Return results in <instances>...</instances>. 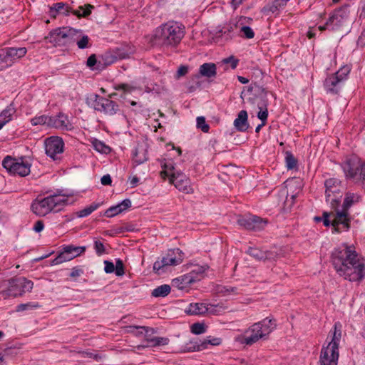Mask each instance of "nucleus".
I'll return each instance as SVG.
<instances>
[{"instance_id": "nucleus-16", "label": "nucleus", "mask_w": 365, "mask_h": 365, "mask_svg": "<svg viewBox=\"0 0 365 365\" xmlns=\"http://www.w3.org/2000/svg\"><path fill=\"white\" fill-rule=\"evenodd\" d=\"M362 161L357 158H351L344 161L341 167L344 173L346 179L356 180L360 168H361Z\"/></svg>"}, {"instance_id": "nucleus-15", "label": "nucleus", "mask_w": 365, "mask_h": 365, "mask_svg": "<svg viewBox=\"0 0 365 365\" xmlns=\"http://www.w3.org/2000/svg\"><path fill=\"white\" fill-rule=\"evenodd\" d=\"M169 182L183 193L192 194L194 192V187L190 178L181 171L173 173L169 178Z\"/></svg>"}, {"instance_id": "nucleus-60", "label": "nucleus", "mask_w": 365, "mask_h": 365, "mask_svg": "<svg viewBox=\"0 0 365 365\" xmlns=\"http://www.w3.org/2000/svg\"><path fill=\"white\" fill-rule=\"evenodd\" d=\"M172 285L177 287L178 289H184L187 287V286L180 280L179 277L173 279Z\"/></svg>"}, {"instance_id": "nucleus-22", "label": "nucleus", "mask_w": 365, "mask_h": 365, "mask_svg": "<svg viewBox=\"0 0 365 365\" xmlns=\"http://www.w3.org/2000/svg\"><path fill=\"white\" fill-rule=\"evenodd\" d=\"M340 182L336 178H329L327 179L325 182L324 185L326 187L325 194H326V198L327 202H330L332 203L333 202H337L338 200L336 197H332L334 194H339V188H340Z\"/></svg>"}, {"instance_id": "nucleus-42", "label": "nucleus", "mask_w": 365, "mask_h": 365, "mask_svg": "<svg viewBox=\"0 0 365 365\" xmlns=\"http://www.w3.org/2000/svg\"><path fill=\"white\" fill-rule=\"evenodd\" d=\"M41 307L40 304L37 302H28L25 304H20L16 307L17 312H24L29 309H36Z\"/></svg>"}, {"instance_id": "nucleus-2", "label": "nucleus", "mask_w": 365, "mask_h": 365, "mask_svg": "<svg viewBox=\"0 0 365 365\" xmlns=\"http://www.w3.org/2000/svg\"><path fill=\"white\" fill-rule=\"evenodd\" d=\"M185 26L179 22L169 21L157 27L153 34L155 44L176 46L185 36Z\"/></svg>"}, {"instance_id": "nucleus-49", "label": "nucleus", "mask_w": 365, "mask_h": 365, "mask_svg": "<svg viewBox=\"0 0 365 365\" xmlns=\"http://www.w3.org/2000/svg\"><path fill=\"white\" fill-rule=\"evenodd\" d=\"M191 331L195 334H201L205 332V327L201 323H194L191 326Z\"/></svg>"}, {"instance_id": "nucleus-55", "label": "nucleus", "mask_w": 365, "mask_h": 365, "mask_svg": "<svg viewBox=\"0 0 365 365\" xmlns=\"http://www.w3.org/2000/svg\"><path fill=\"white\" fill-rule=\"evenodd\" d=\"M287 0H274L271 6V11L274 12L276 10L284 7L287 4Z\"/></svg>"}, {"instance_id": "nucleus-47", "label": "nucleus", "mask_w": 365, "mask_h": 365, "mask_svg": "<svg viewBox=\"0 0 365 365\" xmlns=\"http://www.w3.org/2000/svg\"><path fill=\"white\" fill-rule=\"evenodd\" d=\"M180 280L184 283L187 287L196 282V277H192L190 272H188L182 276H180Z\"/></svg>"}, {"instance_id": "nucleus-30", "label": "nucleus", "mask_w": 365, "mask_h": 365, "mask_svg": "<svg viewBox=\"0 0 365 365\" xmlns=\"http://www.w3.org/2000/svg\"><path fill=\"white\" fill-rule=\"evenodd\" d=\"M16 112V108L14 104L11 103L6 107L0 113V120L6 124L12 120L14 115Z\"/></svg>"}, {"instance_id": "nucleus-63", "label": "nucleus", "mask_w": 365, "mask_h": 365, "mask_svg": "<svg viewBox=\"0 0 365 365\" xmlns=\"http://www.w3.org/2000/svg\"><path fill=\"white\" fill-rule=\"evenodd\" d=\"M96 56L94 54L90 56L87 60V66L89 67V68H91L93 69V66L96 65Z\"/></svg>"}, {"instance_id": "nucleus-5", "label": "nucleus", "mask_w": 365, "mask_h": 365, "mask_svg": "<svg viewBox=\"0 0 365 365\" xmlns=\"http://www.w3.org/2000/svg\"><path fill=\"white\" fill-rule=\"evenodd\" d=\"M274 328L275 324L272 319L265 318L248 328L242 335L239 336V341L242 344L252 345L260 339L269 335Z\"/></svg>"}, {"instance_id": "nucleus-27", "label": "nucleus", "mask_w": 365, "mask_h": 365, "mask_svg": "<svg viewBox=\"0 0 365 365\" xmlns=\"http://www.w3.org/2000/svg\"><path fill=\"white\" fill-rule=\"evenodd\" d=\"M9 58L11 62V64L12 65L16 61L19 60V58L24 57L26 52L27 49L25 47H19V48H6Z\"/></svg>"}, {"instance_id": "nucleus-13", "label": "nucleus", "mask_w": 365, "mask_h": 365, "mask_svg": "<svg viewBox=\"0 0 365 365\" xmlns=\"http://www.w3.org/2000/svg\"><path fill=\"white\" fill-rule=\"evenodd\" d=\"M85 251V246H76L73 245H65L62 247L58 255L52 260L51 265H57L70 261L80 256Z\"/></svg>"}, {"instance_id": "nucleus-35", "label": "nucleus", "mask_w": 365, "mask_h": 365, "mask_svg": "<svg viewBox=\"0 0 365 365\" xmlns=\"http://www.w3.org/2000/svg\"><path fill=\"white\" fill-rule=\"evenodd\" d=\"M82 32L73 28L67 27L68 46L78 42Z\"/></svg>"}, {"instance_id": "nucleus-51", "label": "nucleus", "mask_w": 365, "mask_h": 365, "mask_svg": "<svg viewBox=\"0 0 365 365\" xmlns=\"http://www.w3.org/2000/svg\"><path fill=\"white\" fill-rule=\"evenodd\" d=\"M89 38L86 35L81 34V37L78 40L77 46L80 49H83L88 47Z\"/></svg>"}, {"instance_id": "nucleus-26", "label": "nucleus", "mask_w": 365, "mask_h": 365, "mask_svg": "<svg viewBox=\"0 0 365 365\" xmlns=\"http://www.w3.org/2000/svg\"><path fill=\"white\" fill-rule=\"evenodd\" d=\"M207 312V303H191L185 309L190 315H206Z\"/></svg>"}, {"instance_id": "nucleus-32", "label": "nucleus", "mask_w": 365, "mask_h": 365, "mask_svg": "<svg viewBox=\"0 0 365 365\" xmlns=\"http://www.w3.org/2000/svg\"><path fill=\"white\" fill-rule=\"evenodd\" d=\"M161 167L163 168V170L160 172V176L164 179L166 177H168L170 178L173 173H176L178 171L175 170V167L173 162L170 160H165L164 163H161Z\"/></svg>"}, {"instance_id": "nucleus-1", "label": "nucleus", "mask_w": 365, "mask_h": 365, "mask_svg": "<svg viewBox=\"0 0 365 365\" xmlns=\"http://www.w3.org/2000/svg\"><path fill=\"white\" fill-rule=\"evenodd\" d=\"M336 272L350 282H359L365 277V259L358 257L354 247L341 245L331 254Z\"/></svg>"}, {"instance_id": "nucleus-61", "label": "nucleus", "mask_w": 365, "mask_h": 365, "mask_svg": "<svg viewBox=\"0 0 365 365\" xmlns=\"http://www.w3.org/2000/svg\"><path fill=\"white\" fill-rule=\"evenodd\" d=\"M257 117L259 119L262 120V122L266 123L267 117H268V111L267 109H264V110H260L257 113Z\"/></svg>"}, {"instance_id": "nucleus-52", "label": "nucleus", "mask_w": 365, "mask_h": 365, "mask_svg": "<svg viewBox=\"0 0 365 365\" xmlns=\"http://www.w3.org/2000/svg\"><path fill=\"white\" fill-rule=\"evenodd\" d=\"M355 196L354 194H347L343 203V209L347 210L354 203Z\"/></svg>"}, {"instance_id": "nucleus-17", "label": "nucleus", "mask_w": 365, "mask_h": 365, "mask_svg": "<svg viewBox=\"0 0 365 365\" xmlns=\"http://www.w3.org/2000/svg\"><path fill=\"white\" fill-rule=\"evenodd\" d=\"M222 343V339L218 337L207 336L203 341L191 340L187 344L185 351H200L208 348V345L218 346Z\"/></svg>"}, {"instance_id": "nucleus-4", "label": "nucleus", "mask_w": 365, "mask_h": 365, "mask_svg": "<svg viewBox=\"0 0 365 365\" xmlns=\"http://www.w3.org/2000/svg\"><path fill=\"white\" fill-rule=\"evenodd\" d=\"M68 197L65 195L54 194L41 198L37 197L31 205L32 212L39 217L46 216L53 211L61 210L68 204Z\"/></svg>"}, {"instance_id": "nucleus-7", "label": "nucleus", "mask_w": 365, "mask_h": 365, "mask_svg": "<svg viewBox=\"0 0 365 365\" xmlns=\"http://www.w3.org/2000/svg\"><path fill=\"white\" fill-rule=\"evenodd\" d=\"M2 165L11 175L24 177L30 173L31 163L30 160L26 157L13 158L6 156L3 160Z\"/></svg>"}, {"instance_id": "nucleus-6", "label": "nucleus", "mask_w": 365, "mask_h": 365, "mask_svg": "<svg viewBox=\"0 0 365 365\" xmlns=\"http://www.w3.org/2000/svg\"><path fill=\"white\" fill-rule=\"evenodd\" d=\"M34 287V282L24 277L12 278L8 281L7 286L1 291L5 298L22 296L25 292H30Z\"/></svg>"}, {"instance_id": "nucleus-40", "label": "nucleus", "mask_w": 365, "mask_h": 365, "mask_svg": "<svg viewBox=\"0 0 365 365\" xmlns=\"http://www.w3.org/2000/svg\"><path fill=\"white\" fill-rule=\"evenodd\" d=\"M98 207V204L93 203L89 206L82 209L81 210L77 212V216L78 217H85L91 215L93 211H95Z\"/></svg>"}, {"instance_id": "nucleus-53", "label": "nucleus", "mask_w": 365, "mask_h": 365, "mask_svg": "<svg viewBox=\"0 0 365 365\" xmlns=\"http://www.w3.org/2000/svg\"><path fill=\"white\" fill-rule=\"evenodd\" d=\"M239 60L231 56L228 58H224L222 63L224 64H230L232 69H235L238 64Z\"/></svg>"}, {"instance_id": "nucleus-24", "label": "nucleus", "mask_w": 365, "mask_h": 365, "mask_svg": "<svg viewBox=\"0 0 365 365\" xmlns=\"http://www.w3.org/2000/svg\"><path fill=\"white\" fill-rule=\"evenodd\" d=\"M131 206V201L129 199H125L122 202H119L116 205L111 206L105 212V215L108 217H113L123 211L126 210Z\"/></svg>"}, {"instance_id": "nucleus-48", "label": "nucleus", "mask_w": 365, "mask_h": 365, "mask_svg": "<svg viewBox=\"0 0 365 365\" xmlns=\"http://www.w3.org/2000/svg\"><path fill=\"white\" fill-rule=\"evenodd\" d=\"M240 32L242 33V36L246 38H252L255 36L254 31L248 26H242Z\"/></svg>"}, {"instance_id": "nucleus-54", "label": "nucleus", "mask_w": 365, "mask_h": 365, "mask_svg": "<svg viewBox=\"0 0 365 365\" xmlns=\"http://www.w3.org/2000/svg\"><path fill=\"white\" fill-rule=\"evenodd\" d=\"M356 182H360L365 186V162H362Z\"/></svg>"}, {"instance_id": "nucleus-9", "label": "nucleus", "mask_w": 365, "mask_h": 365, "mask_svg": "<svg viewBox=\"0 0 365 365\" xmlns=\"http://www.w3.org/2000/svg\"><path fill=\"white\" fill-rule=\"evenodd\" d=\"M350 71L351 67L344 65L334 74L327 76L324 83L327 92L336 94L341 88V83L347 78Z\"/></svg>"}, {"instance_id": "nucleus-25", "label": "nucleus", "mask_w": 365, "mask_h": 365, "mask_svg": "<svg viewBox=\"0 0 365 365\" xmlns=\"http://www.w3.org/2000/svg\"><path fill=\"white\" fill-rule=\"evenodd\" d=\"M247 118L246 110H242L239 112L237 118L234 120V126L238 131L245 132L248 129Z\"/></svg>"}, {"instance_id": "nucleus-44", "label": "nucleus", "mask_w": 365, "mask_h": 365, "mask_svg": "<svg viewBox=\"0 0 365 365\" xmlns=\"http://www.w3.org/2000/svg\"><path fill=\"white\" fill-rule=\"evenodd\" d=\"M237 24L234 21H230L227 23L220 31L222 34H227L230 36V34L234 31V30L237 28Z\"/></svg>"}, {"instance_id": "nucleus-36", "label": "nucleus", "mask_w": 365, "mask_h": 365, "mask_svg": "<svg viewBox=\"0 0 365 365\" xmlns=\"http://www.w3.org/2000/svg\"><path fill=\"white\" fill-rule=\"evenodd\" d=\"M247 253L257 260H262L267 258L266 253L257 248L250 247Z\"/></svg>"}, {"instance_id": "nucleus-33", "label": "nucleus", "mask_w": 365, "mask_h": 365, "mask_svg": "<svg viewBox=\"0 0 365 365\" xmlns=\"http://www.w3.org/2000/svg\"><path fill=\"white\" fill-rule=\"evenodd\" d=\"M31 124L33 126L36 125H46L50 128V115H36L30 120Z\"/></svg>"}, {"instance_id": "nucleus-64", "label": "nucleus", "mask_w": 365, "mask_h": 365, "mask_svg": "<svg viewBox=\"0 0 365 365\" xmlns=\"http://www.w3.org/2000/svg\"><path fill=\"white\" fill-rule=\"evenodd\" d=\"M357 43L360 46H365V29L363 30L361 35L359 36L358 41H357Z\"/></svg>"}, {"instance_id": "nucleus-10", "label": "nucleus", "mask_w": 365, "mask_h": 365, "mask_svg": "<svg viewBox=\"0 0 365 365\" xmlns=\"http://www.w3.org/2000/svg\"><path fill=\"white\" fill-rule=\"evenodd\" d=\"M87 103L96 110L108 115H113L118 110V106L114 101L97 94H91L88 97Z\"/></svg>"}, {"instance_id": "nucleus-18", "label": "nucleus", "mask_w": 365, "mask_h": 365, "mask_svg": "<svg viewBox=\"0 0 365 365\" xmlns=\"http://www.w3.org/2000/svg\"><path fill=\"white\" fill-rule=\"evenodd\" d=\"M237 223L247 230L259 231L264 229L267 221L255 215H245L240 217Z\"/></svg>"}, {"instance_id": "nucleus-3", "label": "nucleus", "mask_w": 365, "mask_h": 365, "mask_svg": "<svg viewBox=\"0 0 365 365\" xmlns=\"http://www.w3.org/2000/svg\"><path fill=\"white\" fill-rule=\"evenodd\" d=\"M341 335V325L339 322H336L322 347L319 365H337L339 356V346Z\"/></svg>"}, {"instance_id": "nucleus-34", "label": "nucleus", "mask_w": 365, "mask_h": 365, "mask_svg": "<svg viewBox=\"0 0 365 365\" xmlns=\"http://www.w3.org/2000/svg\"><path fill=\"white\" fill-rule=\"evenodd\" d=\"M170 292V287L168 284H163L155 288L152 291L154 297H165Z\"/></svg>"}, {"instance_id": "nucleus-45", "label": "nucleus", "mask_w": 365, "mask_h": 365, "mask_svg": "<svg viewBox=\"0 0 365 365\" xmlns=\"http://www.w3.org/2000/svg\"><path fill=\"white\" fill-rule=\"evenodd\" d=\"M127 329L128 332L138 333V334H142L144 332L148 333L150 329L149 327L141 326H130L128 327Z\"/></svg>"}, {"instance_id": "nucleus-8", "label": "nucleus", "mask_w": 365, "mask_h": 365, "mask_svg": "<svg viewBox=\"0 0 365 365\" xmlns=\"http://www.w3.org/2000/svg\"><path fill=\"white\" fill-rule=\"evenodd\" d=\"M183 258L184 253L179 248L170 250L161 260H158L154 263L153 269L158 274L163 273L169 267L180 264Z\"/></svg>"}, {"instance_id": "nucleus-12", "label": "nucleus", "mask_w": 365, "mask_h": 365, "mask_svg": "<svg viewBox=\"0 0 365 365\" xmlns=\"http://www.w3.org/2000/svg\"><path fill=\"white\" fill-rule=\"evenodd\" d=\"M46 154L53 160H60L64 149V142L61 137L51 136L44 140Z\"/></svg>"}, {"instance_id": "nucleus-57", "label": "nucleus", "mask_w": 365, "mask_h": 365, "mask_svg": "<svg viewBox=\"0 0 365 365\" xmlns=\"http://www.w3.org/2000/svg\"><path fill=\"white\" fill-rule=\"evenodd\" d=\"M104 264V271L106 273L111 274L115 272V264H113V262L108 260H105Z\"/></svg>"}, {"instance_id": "nucleus-43", "label": "nucleus", "mask_w": 365, "mask_h": 365, "mask_svg": "<svg viewBox=\"0 0 365 365\" xmlns=\"http://www.w3.org/2000/svg\"><path fill=\"white\" fill-rule=\"evenodd\" d=\"M217 292L224 296L237 294V288L231 286H220L217 288Z\"/></svg>"}, {"instance_id": "nucleus-20", "label": "nucleus", "mask_w": 365, "mask_h": 365, "mask_svg": "<svg viewBox=\"0 0 365 365\" xmlns=\"http://www.w3.org/2000/svg\"><path fill=\"white\" fill-rule=\"evenodd\" d=\"M46 39L56 46H68L67 27L58 28L51 31L46 36Z\"/></svg>"}, {"instance_id": "nucleus-21", "label": "nucleus", "mask_w": 365, "mask_h": 365, "mask_svg": "<svg viewBox=\"0 0 365 365\" xmlns=\"http://www.w3.org/2000/svg\"><path fill=\"white\" fill-rule=\"evenodd\" d=\"M331 225L334 227L335 231L339 232L342 230L349 229V221L347 210L343 209L342 211H338L336 213L332 215Z\"/></svg>"}, {"instance_id": "nucleus-23", "label": "nucleus", "mask_w": 365, "mask_h": 365, "mask_svg": "<svg viewBox=\"0 0 365 365\" xmlns=\"http://www.w3.org/2000/svg\"><path fill=\"white\" fill-rule=\"evenodd\" d=\"M148 160V145L145 141L139 142L133 151V161L138 165Z\"/></svg>"}, {"instance_id": "nucleus-50", "label": "nucleus", "mask_w": 365, "mask_h": 365, "mask_svg": "<svg viewBox=\"0 0 365 365\" xmlns=\"http://www.w3.org/2000/svg\"><path fill=\"white\" fill-rule=\"evenodd\" d=\"M114 272L116 276H123L125 274L124 264L120 259H116Z\"/></svg>"}, {"instance_id": "nucleus-59", "label": "nucleus", "mask_w": 365, "mask_h": 365, "mask_svg": "<svg viewBox=\"0 0 365 365\" xmlns=\"http://www.w3.org/2000/svg\"><path fill=\"white\" fill-rule=\"evenodd\" d=\"M358 14L359 19H365V0H360Z\"/></svg>"}, {"instance_id": "nucleus-56", "label": "nucleus", "mask_w": 365, "mask_h": 365, "mask_svg": "<svg viewBox=\"0 0 365 365\" xmlns=\"http://www.w3.org/2000/svg\"><path fill=\"white\" fill-rule=\"evenodd\" d=\"M115 90L123 91L124 93H131L134 88L128 84L121 83L115 87Z\"/></svg>"}, {"instance_id": "nucleus-62", "label": "nucleus", "mask_w": 365, "mask_h": 365, "mask_svg": "<svg viewBox=\"0 0 365 365\" xmlns=\"http://www.w3.org/2000/svg\"><path fill=\"white\" fill-rule=\"evenodd\" d=\"M101 182L103 185H110L112 182L111 177L108 174L105 175L101 178Z\"/></svg>"}, {"instance_id": "nucleus-29", "label": "nucleus", "mask_w": 365, "mask_h": 365, "mask_svg": "<svg viewBox=\"0 0 365 365\" xmlns=\"http://www.w3.org/2000/svg\"><path fill=\"white\" fill-rule=\"evenodd\" d=\"M207 312L206 315H220L227 309V306L223 303L217 304L207 303Z\"/></svg>"}, {"instance_id": "nucleus-37", "label": "nucleus", "mask_w": 365, "mask_h": 365, "mask_svg": "<svg viewBox=\"0 0 365 365\" xmlns=\"http://www.w3.org/2000/svg\"><path fill=\"white\" fill-rule=\"evenodd\" d=\"M285 164L287 170H293L297 167V160L290 152L285 153Z\"/></svg>"}, {"instance_id": "nucleus-58", "label": "nucleus", "mask_w": 365, "mask_h": 365, "mask_svg": "<svg viewBox=\"0 0 365 365\" xmlns=\"http://www.w3.org/2000/svg\"><path fill=\"white\" fill-rule=\"evenodd\" d=\"M94 248L98 255H101L105 252V247L100 241L95 242Z\"/></svg>"}, {"instance_id": "nucleus-31", "label": "nucleus", "mask_w": 365, "mask_h": 365, "mask_svg": "<svg viewBox=\"0 0 365 365\" xmlns=\"http://www.w3.org/2000/svg\"><path fill=\"white\" fill-rule=\"evenodd\" d=\"M169 339L167 337L153 336L147 338V345L144 347H157L167 345L169 343Z\"/></svg>"}, {"instance_id": "nucleus-28", "label": "nucleus", "mask_w": 365, "mask_h": 365, "mask_svg": "<svg viewBox=\"0 0 365 365\" xmlns=\"http://www.w3.org/2000/svg\"><path fill=\"white\" fill-rule=\"evenodd\" d=\"M199 72L204 77H215L217 73L216 65L213 63H205L200 66Z\"/></svg>"}, {"instance_id": "nucleus-41", "label": "nucleus", "mask_w": 365, "mask_h": 365, "mask_svg": "<svg viewBox=\"0 0 365 365\" xmlns=\"http://www.w3.org/2000/svg\"><path fill=\"white\" fill-rule=\"evenodd\" d=\"M207 269V267L204 266L195 265L192 267V269L190 272L192 277H196V282L200 280L202 277V274Z\"/></svg>"}, {"instance_id": "nucleus-38", "label": "nucleus", "mask_w": 365, "mask_h": 365, "mask_svg": "<svg viewBox=\"0 0 365 365\" xmlns=\"http://www.w3.org/2000/svg\"><path fill=\"white\" fill-rule=\"evenodd\" d=\"M93 146L96 151L101 153L107 154L110 151V147L99 140H94L93 141Z\"/></svg>"}, {"instance_id": "nucleus-46", "label": "nucleus", "mask_w": 365, "mask_h": 365, "mask_svg": "<svg viewBox=\"0 0 365 365\" xmlns=\"http://www.w3.org/2000/svg\"><path fill=\"white\" fill-rule=\"evenodd\" d=\"M197 128L200 129L202 131L207 133L209 130V125L205 121V118L203 116H199L196 119Z\"/></svg>"}, {"instance_id": "nucleus-39", "label": "nucleus", "mask_w": 365, "mask_h": 365, "mask_svg": "<svg viewBox=\"0 0 365 365\" xmlns=\"http://www.w3.org/2000/svg\"><path fill=\"white\" fill-rule=\"evenodd\" d=\"M0 66L2 68L11 66L6 48L0 49Z\"/></svg>"}, {"instance_id": "nucleus-19", "label": "nucleus", "mask_w": 365, "mask_h": 365, "mask_svg": "<svg viewBox=\"0 0 365 365\" xmlns=\"http://www.w3.org/2000/svg\"><path fill=\"white\" fill-rule=\"evenodd\" d=\"M50 128L63 131H70L72 130L74 127L67 115L59 113L50 116Z\"/></svg>"}, {"instance_id": "nucleus-14", "label": "nucleus", "mask_w": 365, "mask_h": 365, "mask_svg": "<svg viewBox=\"0 0 365 365\" xmlns=\"http://www.w3.org/2000/svg\"><path fill=\"white\" fill-rule=\"evenodd\" d=\"M93 9V6L91 4H86L85 6H81L78 10L70 11V9L66 6L64 3L58 2L53 4L50 9L51 16H56L58 13H62L65 15H68L70 12H72L74 15L78 17H86L91 13V10Z\"/></svg>"}, {"instance_id": "nucleus-11", "label": "nucleus", "mask_w": 365, "mask_h": 365, "mask_svg": "<svg viewBox=\"0 0 365 365\" xmlns=\"http://www.w3.org/2000/svg\"><path fill=\"white\" fill-rule=\"evenodd\" d=\"M349 9L348 6L340 7L334 11L329 19L324 26H319V29L324 31L329 29L332 31L339 30L348 21Z\"/></svg>"}]
</instances>
